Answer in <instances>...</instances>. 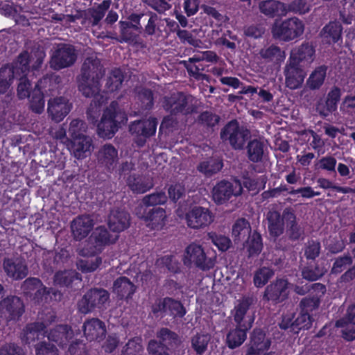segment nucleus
<instances>
[{"label":"nucleus","mask_w":355,"mask_h":355,"mask_svg":"<svg viewBox=\"0 0 355 355\" xmlns=\"http://www.w3.org/2000/svg\"><path fill=\"white\" fill-rule=\"evenodd\" d=\"M105 72V68L100 60L87 58L81 67L80 75L78 80V90L82 94L87 98L93 97L91 107L87 111V119L93 124H96L98 120L92 116V110L100 108L107 101V97L100 94L101 80Z\"/></svg>","instance_id":"nucleus-1"},{"label":"nucleus","mask_w":355,"mask_h":355,"mask_svg":"<svg viewBox=\"0 0 355 355\" xmlns=\"http://www.w3.org/2000/svg\"><path fill=\"white\" fill-rule=\"evenodd\" d=\"M119 119L123 122L126 121L128 118L125 112L120 110L119 103L113 101L104 110L102 118L97 124L98 136L103 139L112 138L119 128Z\"/></svg>","instance_id":"nucleus-2"},{"label":"nucleus","mask_w":355,"mask_h":355,"mask_svg":"<svg viewBox=\"0 0 355 355\" xmlns=\"http://www.w3.org/2000/svg\"><path fill=\"white\" fill-rule=\"evenodd\" d=\"M304 31L303 22L297 17H291L279 23L275 22L271 32L274 38L289 42L302 35Z\"/></svg>","instance_id":"nucleus-3"},{"label":"nucleus","mask_w":355,"mask_h":355,"mask_svg":"<svg viewBox=\"0 0 355 355\" xmlns=\"http://www.w3.org/2000/svg\"><path fill=\"white\" fill-rule=\"evenodd\" d=\"M250 137V131L247 128L240 126L239 122L235 119L228 122L220 131V139L223 141H229L234 150L243 149Z\"/></svg>","instance_id":"nucleus-4"},{"label":"nucleus","mask_w":355,"mask_h":355,"mask_svg":"<svg viewBox=\"0 0 355 355\" xmlns=\"http://www.w3.org/2000/svg\"><path fill=\"white\" fill-rule=\"evenodd\" d=\"M110 300V293L104 288L89 289L78 302V311L87 314L96 309H101Z\"/></svg>","instance_id":"nucleus-5"},{"label":"nucleus","mask_w":355,"mask_h":355,"mask_svg":"<svg viewBox=\"0 0 355 355\" xmlns=\"http://www.w3.org/2000/svg\"><path fill=\"white\" fill-rule=\"evenodd\" d=\"M76 60L75 47L71 44L60 43L53 51L49 64L51 69L59 71L72 66Z\"/></svg>","instance_id":"nucleus-6"},{"label":"nucleus","mask_w":355,"mask_h":355,"mask_svg":"<svg viewBox=\"0 0 355 355\" xmlns=\"http://www.w3.org/2000/svg\"><path fill=\"white\" fill-rule=\"evenodd\" d=\"M151 311L156 316L164 317L168 315L174 318H182L187 313L185 307L180 301L170 297L156 300L151 306Z\"/></svg>","instance_id":"nucleus-7"},{"label":"nucleus","mask_w":355,"mask_h":355,"mask_svg":"<svg viewBox=\"0 0 355 355\" xmlns=\"http://www.w3.org/2000/svg\"><path fill=\"white\" fill-rule=\"evenodd\" d=\"M157 124L158 121L155 117L135 121L130 124L129 131L135 136V142L139 147L144 146L146 139L155 135Z\"/></svg>","instance_id":"nucleus-8"},{"label":"nucleus","mask_w":355,"mask_h":355,"mask_svg":"<svg viewBox=\"0 0 355 355\" xmlns=\"http://www.w3.org/2000/svg\"><path fill=\"white\" fill-rule=\"evenodd\" d=\"M46 53L44 50L39 48L34 50L31 55L24 51L17 57L16 67L12 69L17 71L19 69L23 75H26L31 68L33 71H38L43 63Z\"/></svg>","instance_id":"nucleus-9"},{"label":"nucleus","mask_w":355,"mask_h":355,"mask_svg":"<svg viewBox=\"0 0 355 355\" xmlns=\"http://www.w3.org/2000/svg\"><path fill=\"white\" fill-rule=\"evenodd\" d=\"M25 311L23 300L16 295H8L0 300V317L6 321H17Z\"/></svg>","instance_id":"nucleus-10"},{"label":"nucleus","mask_w":355,"mask_h":355,"mask_svg":"<svg viewBox=\"0 0 355 355\" xmlns=\"http://www.w3.org/2000/svg\"><path fill=\"white\" fill-rule=\"evenodd\" d=\"M184 262L187 264L193 263L202 270H208L214 268L215 259L207 257L204 249L200 245L192 243L185 249Z\"/></svg>","instance_id":"nucleus-11"},{"label":"nucleus","mask_w":355,"mask_h":355,"mask_svg":"<svg viewBox=\"0 0 355 355\" xmlns=\"http://www.w3.org/2000/svg\"><path fill=\"white\" fill-rule=\"evenodd\" d=\"M235 189L230 182L223 180L213 188L211 193L213 200L217 205H222L228 201L232 196H238L243 192V187L239 180L235 182Z\"/></svg>","instance_id":"nucleus-12"},{"label":"nucleus","mask_w":355,"mask_h":355,"mask_svg":"<svg viewBox=\"0 0 355 355\" xmlns=\"http://www.w3.org/2000/svg\"><path fill=\"white\" fill-rule=\"evenodd\" d=\"M135 214L148 223L147 226L151 229L157 230L164 225L166 211L161 207L149 208L146 206H137L135 208Z\"/></svg>","instance_id":"nucleus-13"},{"label":"nucleus","mask_w":355,"mask_h":355,"mask_svg":"<svg viewBox=\"0 0 355 355\" xmlns=\"http://www.w3.org/2000/svg\"><path fill=\"white\" fill-rule=\"evenodd\" d=\"M185 219L188 227L198 230L210 225L214 220V216L207 208L195 206L187 212Z\"/></svg>","instance_id":"nucleus-14"},{"label":"nucleus","mask_w":355,"mask_h":355,"mask_svg":"<svg viewBox=\"0 0 355 355\" xmlns=\"http://www.w3.org/2000/svg\"><path fill=\"white\" fill-rule=\"evenodd\" d=\"M288 285L287 279L277 278L266 287L263 300L275 304L285 301L288 297Z\"/></svg>","instance_id":"nucleus-15"},{"label":"nucleus","mask_w":355,"mask_h":355,"mask_svg":"<svg viewBox=\"0 0 355 355\" xmlns=\"http://www.w3.org/2000/svg\"><path fill=\"white\" fill-rule=\"evenodd\" d=\"M163 107L167 112L173 115H188L193 112V109L188 105V99L186 95L181 92L174 93L170 96L164 97Z\"/></svg>","instance_id":"nucleus-16"},{"label":"nucleus","mask_w":355,"mask_h":355,"mask_svg":"<svg viewBox=\"0 0 355 355\" xmlns=\"http://www.w3.org/2000/svg\"><path fill=\"white\" fill-rule=\"evenodd\" d=\"M315 56V46L312 43L304 42L291 50L288 60L306 67L313 62Z\"/></svg>","instance_id":"nucleus-17"},{"label":"nucleus","mask_w":355,"mask_h":355,"mask_svg":"<svg viewBox=\"0 0 355 355\" xmlns=\"http://www.w3.org/2000/svg\"><path fill=\"white\" fill-rule=\"evenodd\" d=\"M285 76V83L287 87L291 89L300 88L304 83L306 73L304 66L287 61L284 71Z\"/></svg>","instance_id":"nucleus-18"},{"label":"nucleus","mask_w":355,"mask_h":355,"mask_svg":"<svg viewBox=\"0 0 355 355\" xmlns=\"http://www.w3.org/2000/svg\"><path fill=\"white\" fill-rule=\"evenodd\" d=\"M96 158L99 166L112 173L118 164V150L113 145L105 144L98 150Z\"/></svg>","instance_id":"nucleus-19"},{"label":"nucleus","mask_w":355,"mask_h":355,"mask_svg":"<svg viewBox=\"0 0 355 355\" xmlns=\"http://www.w3.org/2000/svg\"><path fill=\"white\" fill-rule=\"evenodd\" d=\"M94 222L88 214L79 215L71 223V230L73 239L80 241L85 239L94 228Z\"/></svg>","instance_id":"nucleus-20"},{"label":"nucleus","mask_w":355,"mask_h":355,"mask_svg":"<svg viewBox=\"0 0 355 355\" xmlns=\"http://www.w3.org/2000/svg\"><path fill=\"white\" fill-rule=\"evenodd\" d=\"M3 269L6 275L13 280H21L28 274L26 264L18 258L5 257L3 259Z\"/></svg>","instance_id":"nucleus-21"},{"label":"nucleus","mask_w":355,"mask_h":355,"mask_svg":"<svg viewBox=\"0 0 355 355\" xmlns=\"http://www.w3.org/2000/svg\"><path fill=\"white\" fill-rule=\"evenodd\" d=\"M83 331L87 340L98 343L103 340L107 332L105 322L96 318L86 320L83 325Z\"/></svg>","instance_id":"nucleus-22"},{"label":"nucleus","mask_w":355,"mask_h":355,"mask_svg":"<svg viewBox=\"0 0 355 355\" xmlns=\"http://www.w3.org/2000/svg\"><path fill=\"white\" fill-rule=\"evenodd\" d=\"M71 108V104L64 97L51 98L48 101L47 112L51 119L60 122L69 114Z\"/></svg>","instance_id":"nucleus-23"},{"label":"nucleus","mask_w":355,"mask_h":355,"mask_svg":"<svg viewBox=\"0 0 355 355\" xmlns=\"http://www.w3.org/2000/svg\"><path fill=\"white\" fill-rule=\"evenodd\" d=\"M284 216L286 220V234L292 241H298L304 234V229L298 223L294 209L287 207L284 209Z\"/></svg>","instance_id":"nucleus-24"},{"label":"nucleus","mask_w":355,"mask_h":355,"mask_svg":"<svg viewBox=\"0 0 355 355\" xmlns=\"http://www.w3.org/2000/svg\"><path fill=\"white\" fill-rule=\"evenodd\" d=\"M270 345V339L266 338L265 332L261 329H254L250 336L247 355H260L268 350Z\"/></svg>","instance_id":"nucleus-25"},{"label":"nucleus","mask_w":355,"mask_h":355,"mask_svg":"<svg viewBox=\"0 0 355 355\" xmlns=\"http://www.w3.org/2000/svg\"><path fill=\"white\" fill-rule=\"evenodd\" d=\"M74 336L73 331L68 324H58L47 334L49 340L55 342L62 349L66 347Z\"/></svg>","instance_id":"nucleus-26"},{"label":"nucleus","mask_w":355,"mask_h":355,"mask_svg":"<svg viewBox=\"0 0 355 355\" xmlns=\"http://www.w3.org/2000/svg\"><path fill=\"white\" fill-rule=\"evenodd\" d=\"M268 222V230L270 236L276 239L280 236L284 232L286 220L282 214L275 209H270L266 214Z\"/></svg>","instance_id":"nucleus-27"},{"label":"nucleus","mask_w":355,"mask_h":355,"mask_svg":"<svg viewBox=\"0 0 355 355\" xmlns=\"http://www.w3.org/2000/svg\"><path fill=\"white\" fill-rule=\"evenodd\" d=\"M342 95L341 89L338 86H333L328 92L325 103L324 105H318L317 110L320 116H328L330 114L336 112L338 108V104L340 102Z\"/></svg>","instance_id":"nucleus-28"},{"label":"nucleus","mask_w":355,"mask_h":355,"mask_svg":"<svg viewBox=\"0 0 355 355\" xmlns=\"http://www.w3.org/2000/svg\"><path fill=\"white\" fill-rule=\"evenodd\" d=\"M107 225L113 232H121L130 225V216L128 212L119 209L111 211Z\"/></svg>","instance_id":"nucleus-29"},{"label":"nucleus","mask_w":355,"mask_h":355,"mask_svg":"<svg viewBox=\"0 0 355 355\" xmlns=\"http://www.w3.org/2000/svg\"><path fill=\"white\" fill-rule=\"evenodd\" d=\"M129 189L137 194L144 193L150 190L153 186L152 178L140 174H130L126 180Z\"/></svg>","instance_id":"nucleus-30"},{"label":"nucleus","mask_w":355,"mask_h":355,"mask_svg":"<svg viewBox=\"0 0 355 355\" xmlns=\"http://www.w3.org/2000/svg\"><path fill=\"white\" fill-rule=\"evenodd\" d=\"M253 320L247 324H236V328L231 329L227 334L226 344L230 349H234L241 346L247 338V332L252 327Z\"/></svg>","instance_id":"nucleus-31"},{"label":"nucleus","mask_w":355,"mask_h":355,"mask_svg":"<svg viewBox=\"0 0 355 355\" xmlns=\"http://www.w3.org/2000/svg\"><path fill=\"white\" fill-rule=\"evenodd\" d=\"M49 80L47 78L40 79L31 91L30 96H28L30 110L35 113L41 114L44 110L45 100L42 88V84Z\"/></svg>","instance_id":"nucleus-32"},{"label":"nucleus","mask_w":355,"mask_h":355,"mask_svg":"<svg viewBox=\"0 0 355 355\" xmlns=\"http://www.w3.org/2000/svg\"><path fill=\"white\" fill-rule=\"evenodd\" d=\"M286 4L277 0H266L259 3V8L261 13L274 18L286 15Z\"/></svg>","instance_id":"nucleus-33"},{"label":"nucleus","mask_w":355,"mask_h":355,"mask_svg":"<svg viewBox=\"0 0 355 355\" xmlns=\"http://www.w3.org/2000/svg\"><path fill=\"white\" fill-rule=\"evenodd\" d=\"M136 290L134 284L126 277H119L113 284V292L121 300L132 298Z\"/></svg>","instance_id":"nucleus-34"},{"label":"nucleus","mask_w":355,"mask_h":355,"mask_svg":"<svg viewBox=\"0 0 355 355\" xmlns=\"http://www.w3.org/2000/svg\"><path fill=\"white\" fill-rule=\"evenodd\" d=\"M343 26L338 21H330L321 31V36L326 43L336 44L342 41Z\"/></svg>","instance_id":"nucleus-35"},{"label":"nucleus","mask_w":355,"mask_h":355,"mask_svg":"<svg viewBox=\"0 0 355 355\" xmlns=\"http://www.w3.org/2000/svg\"><path fill=\"white\" fill-rule=\"evenodd\" d=\"M158 343L166 347V350L177 348L181 341L178 334L166 327H162L156 333Z\"/></svg>","instance_id":"nucleus-36"},{"label":"nucleus","mask_w":355,"mask_h":355,"mask_svg":"<svg viewBox=\"0 0 355 355\" xmlns=\"http://www.w3.org/2000/svg\"><path fill=\"white\" fill-rule=\"evenodd\" d=\"M46 326L43 322H35L26 324L24 331L23 340L26 344H31L36 340L44 338L47 333Z\"/></svg>","instance_id":"nucleus-37"},{"label":"nucleus","mask_w":355,"mask_h":355,"mask_svg":"<svg viewBox=\"0 0 355 355\" xmlns=\"http://www.w3.org/2000/svg\"><path fill=\"white\" fill-rule=\"evenodd\" d=\"M111 3V0H103L96 7L89 8L85 10L86 16L88 17L87 21H90L92 26L94 27L98 25L109 10Z\"/></svg>","instance_id":"nucleus-38"},{"label":"nucleus","mask_w":355,"mask_h":355,"mask_svg":"<svg viewBox=\"0 0 355 355\" xmlns=\"http://www.w3.org/2000/svg\"><path fill=\"white\" fill-rule=\"evenodd\" d=\"M247 157L253 163H258L262 161L264 155V143L257 139L250 140L246 146Z\"/></svg>","instance_id":"nucleus-39"},{"label":"nucleus","mask_w":355,"mask_h":355,"mask_svg":"<svg viewBox=\"0 0 355 355\" xmlns=\"http://www.w3.org/2000/svg\"><path fill=\"white\" fill-rule=\"evenodd\" d=\"M253 303V299L250 297H244L235 306V313L234 320L239 325L247 324L253 318H250L248 321H245V316Z\"/></svg>","instance_id":"nucleus-40"},{"label":"nucleus","mask_w":355,"mask_h":355,"mask_svg":"<svg viewBox=\"0 0 355 355\" xmlns=\"http://www.w3.org/2000/svg\"><path fill=\"white\" fill-rule=\"evenodd\" d=\"M327 67L321 65L316 67L306 80V86L311 90L319 89L323 85L327 76Z\"/></svg>","instance_id":"nucleus-41"},{"label":"nucleus","mask_w":355,"mask_h":355,"mask_svg":"<svg viewBox=\"0 0 355 355\" xmlns=\"http://www.w3.org/2000/svg\"><path fill=\"white\" fill-rule=\"evenodd\" d=\"M77 279L80 280L78 272L71 270L57 271L53 276L54 284L60 287H69Z\"/></svg>","instance_id":"nucleus-42"},{"label":"nucleus","mask_w":355,"mask_h":355,"mask_svg":"<svg viewBox=\"0 0 355 355\" xmlns=\"http://www.w3.org/2000/svg\"><path fill=\"white\" fill-rule=\"evenodd\" d=\"M124 78V73L121 69H112L106 80V89L110 92L118 91L121 87Z\"/></svg>","instance_id":"nucleus-43"},{"label":"nucleus","mask_w":355,"mask_h":355,"mask_svg":"<svg viewBox=\"0 0 355 355\" xmlns=\"http://www.w3.org/2000/svg\"><path fill=\"white\" fill-rule=\"evenodd\" d=\"M89 240L95 248H101L110 243V234L104 226H98L92 232Z\"/></svg>","instance_id":"nucleus-44"},{"label":"nucleus","mask_w":355,"mask_h":355,"mask_svg":"<svg viewBox=\"0 0 355 355\" xmlns=\"http://www.w3.org/2000/svg\"><path fill=\"white\" fill-rule=\"evenodd\" d=\"M326 270L318 264H307L302 269L301 273L303 279L309 282L320 279L325 274Z\"/></svg>","instance_id":"nucleus-45"},{"label":"nucleus","mask_w":355,"mask_h":355,"mask_svg":"<svg viewBox=\"0 0 355 355\" xmlns=\"http://www.w3.org/2000/svg\"><path fill=\"white\" fill-rule=\"evenodd\" d=\"M245 248L249 254V257H254L259 254L263 249V242L261 235L254 231L252 235L249 236L246 241Z\"/></svg>","instance_id":"nucleus-46"},{"label":"nucleus","mask_w":355,"mask_h":355,"mask_svg":"<svg viewBox=\"0 0 355 355\" xmlns=\"http://www.w3.org/2000/svg\"><path fill=\"white\" fill-rule=\"evenodd\" d=\"M71 149L75 156L80 157L84 153L87 151L90 146L88 137L85 135L75 136L71 138Z\"/></svg>","instance_id":"nucleus-47"},{"label":"nucleus","mask_w":355,"mask_h":355,"mask_svg":"<svg viewBox=\"0 0 355 355\" xmlns=\"http://www.w3.org/2000/svg\"><path fill=\"white\" fill-rule=\"evenodd\" d=\"M209 341V335L197 334L191 338V348L197 355H202L207 351Z\"/></svg>","instance_id":"nucleus-48"},{"label":"nucleus","mask_w":355,"mask_h":355,"mask_svg":"<svg viewBox=\"0 0 355 355\" xmlns=\"http://www.w3.org/2000/svg\"><path fill=\"white\" fill-rule=\"evenodd\" d=\"M102 263V259L100 257L80 259L77 262V268L83 273L92 272L96 270Z\"/></svg>","instance_id":"nucleus-49"},{"label":"nucleus","mask_w":355,"mask_h":355,"mask_svg":"<svg viewBox=\"0 0 355 355\" xmlns=\"http://www.w3.org/2000/svg\"><path fill=\"white\" fill-rule=\"evenodd\" d=\"M167 200L165 192L157 191L149 195H146L142 199V202L139 206H146L147 207H157L158 205H163Z\"/></svg>","instance_id":"nucleus-50"},{"label":"nucleus","mask_w":355,"mask_h":355,"mask_svg":"<svg viewBox=\"0 0 355 355\" xmlns=\"http://www.w3.org/2000/svg\"><path fill=\"white\" fill-rule=\"evenodd\" d=\"M251 232V227L250 223L243 218L237 219L232 227V236L235 239L244 238Z\"/></svg>","instance_id":"nucleus-51"},{"label":"nucleus","mask_w":355,"mask_h":355,"mask_svg":"<svg viewBox=\"0 0 355 355\" xmlns=\"http://www.w3.org/2000/svg\"><path fill=\"white\" fill-rule=\"evenodd\" d=\"M143 350L141 338L134 337L123 346L120 355H141Z\"/></svg>","instance_id":"nucleus-52"},{"label":"nucleus","mask_w":355,"mask_h":355,"mask_svg":"<svg viewBox=\"0 0 355 355\" xmlns=\"http://www.w3.org/2000/svg\"><path fill=\"white\" fill-rule=\"evenodd\" d=\"M313 319L311 314L300 311L294 320L293 333L298 334L301 329H309L313 323Z\"/></svg>","instance_id":"nucleus-53"},{"label":"nucleus","mask_w":355,"mask_h":355,"mask_svg":"<svg viewBox=\"0 0 355 355\" xmlns=\"http://www.w3.org/2000/svg\"><path fill=\"white\" fill-rule=\"evenodd\" d=\"M274 275L272 269L268 267H262L257 270L254 275V284L257 288H261L268 283L269 279Z\"/></svg>","instance_id":"nucleus-54"},{"label":"nucleus","mask_w":355,"mask_h":355,"mask_svg":"<svg viewBox=\"0 0 355 355\" xmlns=\"http://www.w3.org/2000/svg\"><path fill=\"white\" fill-rule=\"evenodd\" d=\"M15 71L8 67L0 68V94H5L14 78Z\"/></svg>","instance_id":"nucleus-55"},{"label":"nucleus","mask_w":355,"mask_h":355,"mask_svg":"<svg viewBox=\"0 0 355 355\" xmlns=\"http://www.w3.org/2000/svg\"><path fill=\"white\" fill-rule=\"evenodd\" d=\"M353 263V259L352 257L349 254H345L341 256H338V257L335 258L334 261L333 263V266L331 270V272L332 274H340L344 270L346 269V268L348 266L352 265Z\"/></svg>","instance_id":"nucleus-56"},{"label":"nucleus","mask_w":355,"mask_h":355,"mask_svg":"<svg viewBox=\"0 0 355 355\" xmlns=\"http://www.w3.org/2000/svg\"><path fill=\"white\" fill-rule=\"evenodd\" d=\"M208 238L211 243L221 252H225L231 245V240L222 234L211 232L208 233Z\"/></svg>","instance_id":"nucleus-57"},{"label":"nucleus","mask_w":355,"mask_h":355,"mask_svg":"<svg viewBox=\"0 0 355 355\" xmlns=\"http://www.w3.org/2000/svg\"><path fill=\"white\" fill-rule=\"evenodd\" d=\"M43 286L42 282L37 277H28L21 285V290L26 297H31L33 291Z\"/></svg>","instance_id":"nucleus-58"},{"label":"nucleus","mask_w":355,"mask_h":355,"mask_svg":"<svg viewBox=\"0 0 355 355\" xmlns=\"http://www.w3.org/2000/svg\"><path fill=\"white\" fill-rule=\"evenodd\" d=\"M311 7V6L307 2V0H293L290 3L286 4V14L293 12L304 15L310 11Z\"/></svg>","instance_id":"nucleus-59"},{"label":"nucleus","mask_w":355,"mask_h":355,"mask_svg":"<svg viewBox=\"0 0 355 355\" xmlns=\"http://www.w3.org/2000/svg\"><path fill=\"white\" fill-rule=\"evenodd\" d=\"M321 245L318 241L309 240L304 248V254L308 260H315L320 253Z\"/></svg>","instance_id":"nucleus-60"},{"label":"nucleus","mask_w":355,"mask_h":355,"mask_svg":"<svg viewBox=\"0 0 355 355\" xmlns=\"http://www.w3.org/2000/svg\"><path fill=\"white\" fill-rule=\"evenodd\" d=\"M138 98L141 103V108L144 110H150L154 105L153 92L148 88H142L138 92Z\"/></svg>","instance_id":"nucleus-61"},{"label":"nucleus","mask_w":355,"mask_h":355,"mask_svg":"<svg viewBox=\"0 0 355 355\" xmlns=\"http://www.w3.org/2000/svg\"><path fill=\"white\" fill-rule=\"evenodd\" d=\"M103 340L101 348L106 354L114 352L120 343L119 337L115 333L108 334L107 336L103 338Z\"/></svg>","instance_id":"nucleus-62"},{"label":"nucleus","mask_w":355,"mask_h":355,"mask_svg":"<svg viewBox=\"0 0 355 355\" xmlns=\"http://www.w3.org/2000/svg\"><path fill=\"white\" fill-rule=\"evenodd\" d=\"M223 166L221 161L210 160L201 162L198 166V170L206 175H213L220 171Z\"/></svg>","instance_id":"nucleus-63"},{"label":"nucleus","mask_w":355,"mask_h":355,"mask_svg":"<svg viewBox=\"0 0 355 355\" xmlns=\"http://www.w3.org/2000/svg\"><path fill=\"white\" fill-rule=\"evenodd\" d=\"M284 52L282 51L281 49L275 44H272L266 48H263L259 51L260 56L268 61H272L275 58L278 59L283 56Z\"/></svg>","instance_id":"nucleus-64"}]
</instances>
